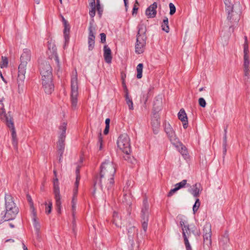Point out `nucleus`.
Wrapping results in <instances>:
<instances>
[{
	"label": "nucleus",
	"instance_id": "1",
	"mask_svg": "<svg viewBox=\"0 0 250 250\" xmlns=\"http://www.w3.org/2000/svg\"><path fill=\"white\" fill-rule=\"evenodd\" d=\"M227 20L230 23H237L242 12V6L239 1L232 2L231 0H224Z\"/></svg>",
	"mask_w": 250,
	"mask_h": 250
},
{
	"label": "nucleus",
	"instance_id": "2",
	"mask_svg": "<svg viewBox=\"0 0 250 250\" xmlns=\"http://www.w3.org/2000/svg\"><path fill=\"white\" fill-rule=\"evenodd\" d=\"M5 213L2 216L3 221L14 219L19 211V208L15 203L13 197L9 194H5Z\"/></svg>",
	"mask_w": 250,
	"mask_h": 250
},
{
	"label": "nucleus",
	"instance_id": "3",
	"mask_svg": "<svg viewBox=\"0 0 250 250\" xmlns=\"http://www.w3.org/2000/svg\"><path fill=\"white\" fill-rule=\"evenodd\" d=\"M115 172L116 168L113 163L109 161V160L105 161L103 162L101 166V171L99 179H101L102 180V178L105 175L109 178V180L110 184H114V177Z\"/></svg>",
	"mask_w": 250,
	"mask_h": 250
},
{
	"label": "nucleus",
	"instance_id": "4",
	"mask_svg": "<svg viewBox=\"0 0 250 250\" xmlns=\"http://www.w3.org/2000/svg\"><path fill=\"white\" fill-rule=\"evenodd\" d=\"M137 28L138 33L135 44V52L140 54L144 52L143 48L146 43L147 39L146 36V28L144 24H139Z\"/></svg>",
	"mask_w": 250,
	"mask_h": 250
},
{
	"label": "nucleus",
	"instance_id": "5",
	"mask_svg": "<svg viewBox=\"0 0 250 250\" xmlns=\"http://www.w3.org/2000/svg\"><path fill=\"white\" fill-rule=\"evenodd\" d=\"M78 96V85L77 72H75V75L71 78V96L70 100L71 107L73 110L77 108Z\"/></svg>",
	"mask_w": 250,
	"mask_h": 250
},
{
	"label": "nucleus",
	"instance_id": "6",
	"mask_svg": "<svg viewBox=\"0 0 250 250\" xmlns=\"http://www.w3.org/2000/svg\"><path fill=\"white\" fill-rule=\"evenodd\" d=\"M118 147L123 152H127L131 149L130 138L128 135L124 133L120 135L117 142Z\"/></svg>",
	"mask_w": 250,
	"mask_h": 250
},
{
	"label": "nucleus",
	"instance_id": "7",
	"mask_svg": "<svg viewBox=\"0 0 250 250\" xmlns=\"http://www.w3.org/2000/svg\"><path fill=\"white\" fill-rule=\"evenodd\" d=\"M127 230V235L128 238L129 239V242L132 246L134 245V236L135 234L138 235V229L134 226H132L130 223H129L128 225L126 227ZM142 238L141 236H139L137 235V242L138 244L142 242Z\"/></svg>",
	"mask_w": 250,
	"mask_h": 250
},
{
	"label": "nucleus",
	"instance_id": "8",
	"mask_svg": "<svg viewBox=\"0 0 250 250\" xmlns=\"http://www.w3.org/2000/svg\"><path fill=\"white\" fill-rule=\"evenodd\" d=\"M164 129L170 141L173 144L175 145L180 143L175 131L169 123H165L164 124Z\"/></svg>",
	"mask_w": 250,
	"mask_h": 250
},
{
	"label": "nucleus",
	"instance_id": "9",
	"mask_svg": "<svg viewBox=\"0 0 250 250\" xmlns=\"http://www.w3.org/2000/svg\"><path fill=\"white\" fill-rule=\"evenodd\" d=\"M54 194L56 201V206L57 211L59 213H61V195L60 193V188L59 185V180L56 178L54 180Z\"/></svg>",
	"mask_w": 250,
	"mask_h": 250
},
{
	"label": "nucleus",
	"instance_id": "10",
	"mask_svg": "<svg viewBox=\"0 0 250 250\" xmlns=\"http://www.w3.org/2000/svg\"><path fill=\"white\" fill-rule=\"evenodd\" d=\"M95 28L93 26V22L90 21L88 27V50H92L95 46Z\"/></svg>",
	"mask_w": 250,
	"mask_h": 250
},
{
	"label": "nucleus",
	"instance_id": "11",
	"mask_svg": "<svg viewBox=\"0 0 250 250\" xmlns=\"http://www.w3.org/2000/svg\"><path fill=\"white\" fill-rule=\"evenodd\" d=\"M31 53L30 50L25 48L23 49V53L21 55L20 60L21 63L19 67L26 68L27 62L30 60Z\"/></svg>",
	"mask_w": 250,
	"mask_h": 250
},
{
	"label": "nucleus",
	"instance_id": "12",
	"mask_svg": "<svg viewBox=\"0 0 250 250\" xmlns=\"http://www.w3.org/2000/svg\"><path fill=\"white\" fill-rule=\"evenodd\" d=\"M6 124L7 126L11 129L12 137V144L14 147H16L18 145V140L16 137V130L14 127V123L12 121V117H10V118L6 119Z\"/></svg>",
	"mask_w": 250,
	"mask_h": 250
},
{
	"label": "nucleus",
	"instance_id": "13",
	"mask_svg": "<svg viewBox=\"0 0 250 250\" xmlns=\"http://www.w3.org/2000/svg\"><path fill=\"white\" fill-rule=\"evenodd\" d=\"M42 87L46 94H50L54 89V85L52 80H42Z\"/></svg>",
	"mask_w": 250,
	"mask_h": 250
},
{
	"label": "nucleus",
	"instance_id": "14",
	"mask_svg": "<svg viewBox=\"0 0 250 250\" xmlns=\"http://www.w3.org/2000/svg\"><path fill=\"white\" fill-rule=\"evenodd\" d=\"M157 3L154 2L147 7L146 10V15L148 18H153L156 17L157 14L156 8Z\"/></svg>",
	"mask_w": 250,
	"mask_h": 250
},
{
	"label": "nucleus",
	"instance_id": "15",
	"mask_svg": "<svg viewBox=\"0 0 250 250\" xmlns=\"http://www.w3.org/2000/svg\"><path fill=\"white\" fill-rule=\"evenodd\" d=\"M18 75L17 78V83L20 86H22L24 84L25 80V74L26 73V68L18 67Z\"/></svg>",
	"mask_w": 250,
	"mask_h": 250
},
{
	"label": "nucleus",
	"instance_id": "16",
	"mask_svg": "<svg viewBox=\"0 0 250 250\" xmlns=\"http://www.w3.org/2000/svg\"><path fill=\"white\" fill-rule=\"evenodd\" d=\"M104 57L106 63H110L111 62L112 59L111 50L107 45H104Z\"/></svg>",
	"mask_w": 250,
	"mask_h": 250
},
{
	"label": "nucleus",
	"instance_id": "17",
	"mask_svg": "<svg viewBox=\"0 0 250 250\" xmlns=\"http://www.w3.org/2000/svg\"><path fill=\"white\" fill-rule=\"evenodd\" d=\"M162 108V98L161 96H156L153 101V111H160Z\"/></svg>",
	"mask_w": 250,
	"mask_h": 250
},
{
	"label": "nucleus",
	"instance_id": "18",
	"mask_svg": "<svg viewBox=\"0 0 250 250\" xmlns=\"http://www.w3.org/2000/svg\"><path fill=\"white\" fill-rule=\"evenodd\" d=\"M63 26V36L65 41L64 48H65V46L68 44L69 41V32L70 26L69 23L67 24L66 25H64Z\"/></svg>",
	"mask_w": 250,
	"mask_h": 250
},
{
	"label": "nucleus",
	"instance_id": "19",
	"mask_svg": "<svg viewBox=\"0 0 250 250\" xmlns=\"http://www.w3.org/2000/svg\"><path fill=\"white\" fill-rule=\"evenodd\" d=\"M180 225L182 227V233L184 232L186 234L187 233L188 235H190V228L187 221L181 219Z\"/></svg>",
	"mask_w": 250,
	"mask_h": 250
},
{
	"label": "nucleus",
	"instance_id": "20",
	"mask_svg": "<svg viewBox=\"0 0 250 250\" xmlns=\"http://www.w3.org/2000/svg\"><path fill=\"white\" fill-rule=\"evenodd\" d=\"M132 201V196L130 192L124 194L122 202L125 205L128 206L129 207H131Z\"/></svg>",
	"mask_w": 250,
	"mask_h": 250
},
{
	"label": "nucleus",
	"instance_id": "21",
	"mask_svg": "<svg viewBox=\"0 0 250 250\" xmlns=\"http://www.w3.org/2000/svg\"><path fill=\"white\" fill-rule=\"evenodd\" d=\"M211 234H203V245L204 247H207L208 249H209L211 245Z\"/></svg>",
	"mask_w": 250,
	"mask_h": 250
},
{
	"label": "nucleus",
	"instance_id": "22",
	"mask_svg": "<svg viewBox=\"0 0 250 250\" xmlns=\"http://www.w3.org/2000/svg\"><path fill=\"white\" fill-rule=\"evenodd\" d=\"M200 184L196 183L193 186V188L188 189V191L195 197H198L200 194L199 187Z\"/></svg>",
	"mask_w": 250,
	"mask_h": 250
},
{
	"label": "nucleus",
	"instance_id": "23",
	"mask_svg": "<svg viewBox=\"0 0 250 250\" xmlns=\"http://www.w3.org/2000/svg\"><path fill=\"white\" fill-rule=\"evenodd\" d=\"M65 139H59L58 142V153L59 155H62L64 150Z\"/></svg>",
	"mask_w": 250,
	"mask_h": 250
},
{
	"label": "nucleus",
	"instance_id": "24",
	"mask_svg": "<svg viewBox=\"0 0 250 250\" xmlns=\"http://www.w3.org/2000/svg\"><path fill=\"white\" fill-rule=\"evenodd\" d=\"M39 68L40 70V73L43 72V71L47 72L52 71V69L49 63L46 62L41 63L39 65Z\"/></svg>",
	"mask_w": 250,
	"mask_h": 250
},
{
	"label": "nucleus",
	"instance_id": "25",
	"mask_svg": "<svg viewBox=\"0 0 250 250\" xmlns=\"http://www.w3.org/2000/svg\"><path fill=\"white\" fill-rule=\"evenodd\" d=\"M131 152V150L130 149V151L127 152H124L125 155L123 157L125 160L127 161L128 163H130L131 164H134L136 160L134 158V157L130 155Z\"/></svg>",
	"mask_w": 250,
	"mask_h": 250
},
{
	"label": "nucleus",
	"instance_id": "26",
	"mask_svg": "<svg viewBox=\"0 0 250 250\" xmlns=\"http://www.w3.org/2000/svg\"><path fill=\"white\" fill-rule=\"evenodd\" d=\"M160 111H153V115L151 117V121H152V125H155L156 126H157L159 125H160V122L159 121V115L158 112Z\"/></svg>",
	"mask_w": 250,
	"mask_h": 250
},
{
	"label": "nucleus",
	"instance_id": "27",
	"mask_svg": "<svg viewBox=\"0 0 250 250\" xmlns=\"http://www.w3.org/2000/svg\"><path fill=\"white\" fill-rule=\"evenodd\" d=\"M249 50H247V45H245V49L244 50V67L249 68L250 61L249 59Z\"/></svg>",
	"mask_w": 250,
	"mask_h": 250
},
{
	"label": "nucleus",
	"instance_id": "28",
	"mask_svg": "<svg viewBox=\"0 0 250 250\" xmlns=\"http://www.w3.org/2000/svg\"><path fill=\"white\" fill-rule=\"evenodd\" d=\"M98 184L102 190H103V185H102V180L101 179H99V176L98 175L95 176L94 179V184H93V191L92 193V195L94 196L96 191V185Z\"/></svg>",
	"mask_w": 250,
	"mask_h": 250
},
{
	"label": "nucleus",
	"instance_id": "29",
	"mask_svg": "<svg viewBox=\"0 0 250 250\" xmlns=\"http://www.w3.org/2000/svg\"><path fill=\"white\" fill-rule=\"evenodd\" d=\"M67 123L63 122L60 126L59 129L61 131V134L60 135L59 138L65 139V133L66 130Z\"/></svg>",
	"mask_w": 250,
	"mask_h": 250
},
{
	"label": "nucleus",
	"instance_id": "30",
	"mask_svg": "<svg viewBox=\"0 0 250 250\" xmlns=\"http://www.w3.org/2000/svg\"><path fill=\"white\" fill-rule=\"evenodd\" d=\"M162 30L165 31L166 33L169 32V27L168 25V19L167 17H165L163 21L161 24Z\"/></svg>",
	"mask_w": 250,
	"mask_h": 250
},
{
	"label": "nucleus",
	"instance_id": "31",
	"mask_svg": "<svg viewBox=\"0 0 250 250\" xmlns=\"http://www.w3.org/2000/svg\"><path fill=\"white\" fill-rule=\"evenodd\" d=\"M149 206L148 203L147 198L146 197L144 198L143 202V206L142 207L141 212H147L149 213Z\"/></svg>",
	"mask_w": 250,
	"mask_h": 250
},
{
	"label": "nucleus",
	"instance_id": "32",
	"mask_svg": "<svg viewBox=\"0 0 250 250\" xmlns=\"http://www.w3.org/2000/svg\"><path fill=\"white\" fill-rule=\"evenodd\" d=\"M149 206L148 203L147 198L146 197L144 198L143 202V206L142 207L141 212H147L149 213Z\"/></svg>",
	"mask_w": 250,
	"mask_h": 250
},
{
	"label": "nucleus",
	"instance_id": "33",
	"mask_svg": "<svg viewBox=\"0 0 250 250\" xmlns=\"http://www.w3.org/2000/svg\"><path fill=\"white\" fill-rule=\"evenodd\" d=\"M125 99L126 104L128 105V108L129 110H132L133 109V104L132 100V98L129 97V93L125 94Z\"/></svg>",
	"mask_w": 250,
	"mask_h": 250
},
{
	"label": "nucleus",
	"instance_id": "34",
	"mask_svg": "<svg viewBox=\"0 0 250 250\" xmlns=\"http://www.w3.org/2000/svg\"><path fill=\"white\" fill-rule=\"evenodd\" d=\"M52 71H50V72H49V71L47 72L43 71V72H41L40 73L42 77V80H47V81H48V80H52L53 75Z\"/></svg>",
	"mask_w": 250,
	"mask_h": 250
},
{
	"label": "nucleus",
	"instance_id": "35",
	"mask_svg": "<svg viewBox=\"0 0 250 250\" xmlns=\"http://www.w3.org/2000/svg\"><path fill=\"white\" fill-rule=\"evenodd\" d=\"M178 119L181 121H185L186 120H188L187 114L183 108L180 110L178 113Z\"/></svg>",
	"mask_w": 250,
	"mask_h": 250
},
{
	"label": "nucleus",
	"instance_id": "36",
	"mask_svg": "<svg viewBox=\"0 0 250 250\" xmlns=\"http://www.w3.org/2000/svg\"><path fill=\"white\" fill-rule=\"evenodd\" d=\"M148 222V221H142V227L143 229V231H142L140 233V236H142V240L143 238V236H145L146 235L147 229Z\"/></svg>",
	"mask_w": 250,
	"mask_h": 250
},
{
	"label": "nucleus",
	"instance_id": "37",
	"mask_svg": "<svg viewBox=\"0 0 250 250\" xmlns=\"http://www.w3.org/2000/svg\"><path fill=\"white\" fill-rule=\"evenodd\" d=\"M144 65L143 63H139L136 67L137 70V79H141L142 77V73H143V69Z\"/></svg>",
	"mask_w": 250,
	"mask_h": 250
},
{
	"label": "nucleus",
	"instance_id": "38",
	"mask_svg": "<svg viewBox=\"0 0 250 250\" xmlns=\"http://www.w3.org/2000/svg\"><path fill=\"white\" fill-rule=\"evenodd\" d=\"M33 226L35 228V231L37 235H39L40 229V224L36 220V215L35 216L33 215Z\"/></svg>",
	"mask_w": 250,
	"mask_h": 250
},
{
	"label": "nucleus",
	"instance_id": "39",
	"mask_svg": "<svg viewBox=\"0 0 250 250\" xmlns=\"http://www.w3.org/2000/svg\"><path fill=\"white\" fill-rule=\"evenodd\" d=\"M229 234L226 233L221 238L220 241V244L223 245H227L229 244Z\"/></svg>",
	"mask_w": 250,
	"mask_h": 250
},
{
	"label": "nucleus",
	"instance_id": "40",
	"mask_svg": "<svg viewBox=\"0 0 250 250\" xmlns=\"http://www.w3.org/2000/svg\"><path fill=\"white\" fill-rule=\"evenodd\" d=\"M175 186L178 189V190H179L185 187L186 186L189 187L190 185L188 184H187V180H183L181 182L175 184Z\"/></svg>",
	"mask_w": 250,
	"mask_h": 250
},
{
	"label": "nucleus",
	"instance_id": "41",
	"mask_svg": "<svg viewBox=\"0 0 250 250\" xmlns=\"http://www.w3.org/2000/svg\"><path fill=\"white\" fill-rule=\"evenodd\" d=\"M26 198H27V201H28V202L30 204V208L32 209L33 215L35 216L36 215H37V214H36V211L35 210V208L34 207L33 202L32 201V198H31V196L30 195H29V194H27L26 195Z\"/></svg>",
	"mask_w": 250,
	"mask_h": 250
},
{
	"label": "nucleus",
	"instance_id": "42",
	"mask_svg": "<svg viewBox=\"0 0 250 250\" xmlns=\"http://www.w3.org/2000/svg\"><path fill=\"white\" fill-rule=\"evenodd\" d=\"M203 233L211 234V224L209 223H206V224L204 225L203 229Z\"/></svg>",
	"mask_w": 250,
	"mask_h": 250
},
{
	"label": "nucleus",
	"instance_id": "43",
	"mask_svg": "<svg viewBox=\"0 0 250 250\" xmlns=\"http://www.w3.org/2000/svg\"><path fill=\"white\" fill-rule=\"evenodd\" d=\"M8 64V58L6 57L2 56L1 57V62H0V68H3L4 67H7Z\"/></svg>",
	"mask_w": 250,
	"mask_h": 250
},
{
	"label": "nucleus",
	"instance_id": "44",
	"mask_svg": "<svg viewBox=\"0 0 250 250\" xmlns=\"http://www.w3.org/2000/svg\"><path fill=\"white\" fill-rule=\"evenodd\" d=\"M200 206V200L198 198H197L195 200V203L193 206L192 209L193 213H195L198 209L199 207Z\"/></svg>",
	"mask_w": 250,
	"mask_h": 250
},
{
	"label": "nucleus",
	"instance_id": "45",
	"mask_svg": "<svg viewBox=\"0 0 250 250\" xmlns=\"http://www.w3.org/2000/svg\"><path fill=\"white\" fill-rule=\"evenodd\" d=\"M149 213L147 212H141V221H148Z\"/></svg>",
	"mask_w": 250,
	"mask_h": 250
},
{
	"label": "nucleus",
	"instance_id": "46",
	"mask_svg": "<svg viewBox=\"0 0 250 250\" xmlns=\"http://www.w3.org/2000/svg\"><path fill=\"white\" fill-rule=\"evenodd\" d=\"M1 110L2 112H1V113L0 114V116H1L2 115H3L4 117L5 118V122L6 123V119L10 118V117H11V115H10V112H8L9 115L8 116L7 114H6L5 110L4 108V106L1 107Z\"/></svg>",
	"mask_w": 250,
	"mask_h": 250
},
{
	"label": "nucleus",
	"instance_id": "47",
	"mask_svg": "<svg viewBox=\"0 0 250 250\" xmlns=\"http://www.w3.org/2000/svg\"><path fill=\"white\" fill-rule=\"evenodd\" d=\"M169 7L170 9L169 14L170 15H173L176 12V7L173 3L170 2L169 4Z\"/></svg>",
	"mask_w": 250,
	"mask_h": 250
},
{
	"label": "nucleus",
	"instance_id": "48",
	"mask_svg": "<svg viewBox=\"0 0 250 250\" xmlns=\"http://www.w3.org/2000/svg\"><path fill=\"white\" fill-rule=\"evenodd\" d=\"M180 144L181 146V148L179 149V152L182 155H187L188 151L186 147L181 143Z\"/></svg>",
	"mask_w": 250,
	"mask_h": 250
},
{
	"label": "nucleus",
	"instance_id": "49",
	"mask_svg": "<svg viewBox=\"0 0 250 250\" xmlns=\"http://www.w3.org/2000/svg\"><path fill=\"white\" fill-rule=\"evenodd\" d=\"M199 105L202 107H205L207 104L205 100L203 98H200L198 100Z\"/></svg>",
	"mask_w": 250,
	"mask_h": 250
},
{
	"label": "nucleus",
	"instance_id": "50",
	"mask_svg": "<svg viewBox=\"0 0 250 250\" xmlns=\"http://www.w3.org/2000/svg\"><path fill=\"white\" fill-rule=\"evenodd\" d=\"M183 238H184V242H185L186 248L188 247H189V246H190V243H189V242L188 241V236H187V234H186L184 232V233H183Z\"/></svg>",
	"mask_w": 250,
	"mask_h": 250
},
{
	"label": "nucleus",
	"instance_id": "51",
	"mask_svg": "<svg viewBox=\"0 0 250 250\" xmlns=\"http://www.w3.org/2000/svg\"><path fill=\"white\" fill-rule=\"evenodd\" d=\"M98 143L100 144L99 150H101L102 149V146H103V138L102 136V133L101 132L99 133V135H98Z\"/></svg>",
	"mask_w": 250,
	"mask_h": 250
},
{
	"label": "nucleus",
	"instance_id": "52",
	"mask_svg": "<svg viewBox=\"0 0 250 250\" xmlns=\"http://www.w3.org/2000/svg\"><path fill=\"white\" fill-rule=\"evenodd\" d=\"M52 49H53V53L54 54V59H55V60L56 61V62L59 64V57H58V55L57 53V52H56V48L55 47V48L53 47L52 48Z\"/></svg>",
	"mask_w": 250,
	"mask_h": 250
},
{
	"label": "nucleus",
	"instance_id": "53",
	"mask_svg": "<svg viewBox=\"0 0 250 250\" xmlns=\"http://www.w3.org/2000/svg\"><path fill=\"white\" fill-rule=\"evenodd\" d=\"M122 85L124 90V91L125 92V94L127 93H128V91L126 86V85L125 84V80L124 77L122 76Z\"/></svg>",
	"mask_w": 250,
	"mask_h": 250
},
{
	"label": "nucleus",
	"instance_id": "54",
	"mask_svg": "<svg viewBox=\"0 0 250 250\" xmlns=\"http://www.w3.org/2000/svg\"><path fill=\"white\" fill-rule=\"evenodd\" d=\"M101 41L102 43H104L106 42V35L104 33H102L100 34Z\"/></svg>",
	"mask_w": 250,
	"mask_h": 250
},
{
	"label": "nucleus",
	"instance_id": "55",
	"mask_svg": "<svg viewBox=\"0 0 250 250\" xmlns=\"http://www.w3.org/2000/svg\"><path fill=\"white\" fill-rule=\"evenodd\" d=\"M196 229L195 227L193 225V227L190 228V233L192 232L195 235H200V232L199 230L195 231V229Z\"/></svg>",
	"mask_w": 250,
	"mask_h": 250
},
{
	"label": "nucleus",
	"instance_id": "56",
	"mask_svg": "<svg viewBox=\"0 0 250 250\" xmlns=\"http://www.w3.org/2000/svg\"><path fill=\"white\" fill-rule=\"evenodd\" d=\"M52 202L51 201H49V205L46 208L45 212L46 214H48L51 213V209H52Z\"/></svg>",
	"mask_w": 250,
	"mask_h": 250
},
{
	"label": "nucleus",
	"instance_id": "57",
	"mask_svg": "<svg viewBox=\"0 0 250 250\" xmlns=\"http://www.w3.org/2000/svg\"><path fill=\"white\" fill-rule=\"evenodd\" d=\"M136 4L139 5V3L137 0L135 1V3L134 5V6L133 7L132 9V15H134V14H137L138 8L137 7Z\"/></svg>",
	"mask_w": 250,
	"mask_h": 250
},
{
	"label": "nucleus",
	"instance_id": "58",
	"mask_svg": "<svg viewBox=\"0 0 250 250\" xmlns=\"http://www.w3.org/2000/svg\"><path fill=\"white\" fill-rule=\"evenodd\" d=\"M178 190L175 186V188L170 189V190L169 191L167 194L168 197H170L173 195V194L175 193L176 191H177Z\"/></svg>",
	"mask_w": 250,
	"mask_h": 250
},
{
	"label": "nucleus",
	"instance_id": "59",
	"mask_svg": "<svg viewBox=\"0 0 250 250\" xmlns=\"http://www.w3.org/2000/svg\"><path fill=\"white\" fill-rule=\"evenodd\" d=\"M73 221H72V230H73V232L74 234V235L76 234V232H75V228L76 227V222H75V216H73Z\"/></svg>",
	"mask_w": 250,
	"mask_h": 250
},
{
	"label": "nucleus",
	"instance_id": "60",
	"mask_svg": "<svg viewBox=\"0 0 250 250\" xmlns=\"http://www.w3.org/2000/svg\"><path fill=\"white\" fill-rule=\"evenodd\" d=\"M80 179V176H76V181L75 183V187L76 188V192L78 191V186H79Z\"/></svg>",
	"mask_w": 250,
	"mask_h": 250
},
{
	"label": "nucleus",
	"instance_id": "61",
	"mask_svg": "<svg viewBox=\"0 0 250 250\" xmlns=\"http://www.w3.org/2000/svg\"><path fill=\"white\" fill-rule=\"evenodd\" d=\"M95 7L92 8L91 10L89 11V14L91 18H93L95 16Z\"/></svg>",
	"mask_w": 250,
	"mask_h": 250
},
{
	"label": "nucleus",
	"instance_id": "62",
	"mask_svg": "<svg viewBox=\"0 0 250 250\" xmlns=\"http://www.w3.org/2000/svg\"><path fill=\"white\" fill-rule=\"evenodd\" d=\"M96 9L98 11V14L100 18H101L102 15L103 9L101 6L96 7Z\"/></svg>",
	"mask_w": 250,
	"mask_h": 250
},
{
	"label": "nucleus",
	"instance_id": "63",
	"mask_svg": "<svg viewBox=\"0 0 250 250\" xmlns=\"http://www.w3.org/2000/svg\"><path fill=\"white\" fill-rule=\"evenodd\" d=\"M244 76L245 77H247V79H249V68H245L244 67Z\"/></svg>",
	"mask_w": 250,
	"mask_h": 250
},
{
	"label": "nucleus",
	"instance_id": "64",
	"mask_svg": "<svg viewBox=\"0 0 250 250\" xmlns=\"http://www.w3.org/2000/svg\"><path fill=\"white\" fill-rule=\"evenodd\" d=\"M227 146V135H224L223 140V146Z\"/></svg>",
	"mask_w": 250,
	"mask_h": 250
}]
</instances>
